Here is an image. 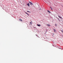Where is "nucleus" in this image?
<instances>
[{
    "mask_svg": "<svg viewBox=\"0 0 63 63\" xmlns=\"http://www.w3.org/2000/svg\"><path fill=\"white\" fill-rule=\"evenodd\" d=\"M53 30L54 32H56V30L55 29H54Z\"/></svg>",
    "mask_w": 63,
    "mask_h": 63,
    "instance_id": "3",
    "label": "nucleus"
},
{
    "mask_svg": "<svg viewBox=\"0 0 63 63\" xmlns=\"http://www.w3.org/2000/svg\"><path fill=\"white\" fill-rule=\"evenodd\" d=\"M36 35V36H37V35Z\"/></svg>",
    "mask_w": 63,
    "mask_h": 63,
    "instance_id": "16",
    "label": "nucleus"
},
{
    "mask_svg": "<svg viewBox=\"0 0 63 63\" xmlns=\"http://www.w3.org/2000/svg\"><path fill=\"white\" fill-rule=\"evenodd\" d=\"M26 14H27V15H29V14H28V13H27V12H26Z\"/></svg>",
    "mask_w": 63,
    "mask_h": 63,
    "instance_id": "9",
    "label": "nucleus"
},
{
    "mask_svg": "<svg viewBox=\"0 0 63 63\" xmlns=\"http://www.w3.org/2000/svg\"><path fill=\"white\" fill-rule=\"evenodd\" d=\"M47 25L48 26H50V25L49 24H47Z\"/></svg>",
    "mask_w": 63,
    "mask_h": 63,
    "instance_id": "4",
    "label": "nucleus"
},
{
    "mask_svg": "<svg viewBox=\"0 0 63 63\" xmlns=\"http://www.w3.org/2000/svg\"><path fill=\"white\" fill-rule=\"evenodd\" d=\"M29 3H30L31 5H33V3H32V2H31L29 1Z\"/></svg>",
    "mask_w": 63,
    "mask_h": 63,
    "instance_id": "1",
    "label": "nucleus"
},
{
    "mask_svg": "<svg viewBox=\"0 0 63 63\" xmlns=\"http://www.w3.org/2000/svg\"><path fill=\"white\" fill-rule=\"evenodd\" d=\"M50 8L51 10H53V9H52V8H51V7H50Z\"/></svg>",
    "mask_w": 63,
    "mask_h": 63,
    "instance_id": "7",
    "label": "nucleus"
},
{
    "mask_svg": "<svg viewBox=\"0 0 63 63\" xmlns=\"http://www.w3.org/2000/svg\"><path fill=\"white\" fill-rule=\"evenodd\" d=\"M27 5H28L29 7H30V4H29V3H28L27 4Z\"/></svg>",
    "mask_w": 63,
    "mask_h": 63,
    "instance_id": "2",
    "label": "nucleus"
},
{
    "mask_svg": "<svg viewBox=\"0 0 63 63\" xmlns=\"http://www.w3.org/2000/svg\"><path fill=\"white\" fill-rule=\"evenodd\" d=\"M55 26H57V24H55Z\"/></svg>",
    "mask_w": 63,
    "mask_h": 63,
    "instance_id": "11",
    "label": "nucleus"
},
{
    "mask_svg": "<svg viewBox=\"0 0 63 63\" xmlns=\"http://www.w3.org/2000/svg\"><path fill=\"white\" fill-rule=\"evenodd\" d=\"M41 10V9H40V10Z\"/></svg>",
    "mask_w": 63,
    "mask_h": 63,
    "instance_id": "15",
    "label": "nucleus"
},
{
    "mask_svg": "<svg viewBox=\"0 0 63 63\" xmlns=\"http://www.w3.org/2000/svg\"><path fill=\"white\" fill-rule=\"evenodd\" d=\"M27 12H29V11H27Z\"/></svg>",
    "mask_w": 63,
    "mask_h": 63,
    "instance_id": "14",
    "label": "nucleus"
},
{
    "mask_svg": "<svg viewBox=\"0 0 63 63\" xmlns=\"http://www.w3.org/2000/svg\"><path fill=\"white\" fill-rule=\"evenodd\" d=\"M37 26H41V25H40V24H37Z\"/></svg>",
    "mask_w": 63,
    "mask_h": 63,
    "instance_id": "6",
    "label": "nucleus"
},
{
    "mask_svg": "<svg viewBox=\"0 0 63 63\" xmlns=\"http://www.w3.org/2000/svg\"><path fill=\"white\" fill-rule=\"evenodd\" d=\"M53 35H54V33H53Z\"/></svg>",
    "mask_w": 63,
    "mask_h": 63,
    "instance_id": "17",
    "label": "nucleus"
},
{
    "mask_svg": "<svg viewBox=\"0 0 63 63\" xmlns=\"http://www.w3.org/2000/svg\"><path fill=\"white\" fill-rule=\"evenodd\" d=\"M32 22V21H31V22H30V23L31 24H32V23H31Z\"/></svg>",
    "mask_w": 63,
    "mask_h": 63,
    "instance_id": "12",
    "label": "nucleus"
},
{
    "mask_svg": "<svg viewBox=\"0 0 63 63\" xmlns=\"http://www.w3.org/2000/svg\"><path fill=\"white\" fill-rule=\"evenodd\" d=\"M19 20H20V21H22V19H19Z\"/></svg>",
    "mask_w": 63,
    "mask_h": 63,
    "instance_id": "5",
    "label": "nucleus"
},
{
    "mask_svg": "<svg viewBox=\"0 0 63 63\" xmlns=\"http://www.w3.org/2000/svg\"><path fill=\"white\" fill-rule=\"evenodd\" d=\"M62 33H63V30H62Z\"/></svg>",
    "mask_w": 63,
    "mask_h": 63,
    "instance_id": "13",
    "label": "nucleus"
},
{
    "mask_svg": "<svg viewBox=\"0 0 63 63\" xmlns=\"http://www.w3.org/2000/svg\"><path fill=\"white\" fill-rule=\"evenodd\" d=\"M58 17H59L60 18H61V17H60L59 16H58Z\"/></svg>",
    "mask_w": 63,
    "mask_h": 63,
    "instance_id": "10",
    "label": "nucleus"
},
{
    "mask_svg": "<svg viewBox=\"0 0 63 63\" xmlns=\"http://www.w3.org/2000/svg\"><path fill=\"white\" fill-rule=\"evenodd\" d=\"M47 12H49V13H50V11L49 10H48Z\"/></svg>",
    "mask_w": 63,
    "mask_h": 63,
    "instance_id": "8",
    "label": "nucleus"
}]
</instances>
